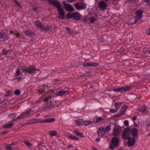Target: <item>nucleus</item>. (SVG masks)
Here are the masks:
<instances>
[{"mask_svg": "<svg viewBox=\"0 0 150 150\" xmlns=\"http://www.w3.org/2000/svg\"><path fill=\"white\" fill-rule=\"evenodd\" d=\"M49 3L50 4L53 5L57 7L60 16H59L58 18L62 20L65 19V12L64 9L62 8L60 2L56 0H48Z\"/></svg>", "mask_w": 150, "mask_h": 150, "instance_id": "obj_1", "label": "nucleus"}, {"mask_svg": "<svg viewBox=\"0 0 150 150\" xmlns=\"http://www.w3.org/2000/svg\"><path fill=\"white\" fill-rule=\"evenodd\" d=\"M45 103L43 106V108L45 110L47 111L50 110L52 108L58 107V105L52 104L51 97L49 96L46 98L45 100Z\"/></svg>", "mask_w": 150, "mask_h": 150, "instance_id": "obj_2", "label": "nucleus"}, {"mask_svg": "<svg viewBox=\"0 0 150 150\" xmlns=\"http://www.w3.org/2000/svg\"><path fill=\"white\" fill-rule=\"evenodd\" d=\"M21 69L22 70V72H25L28 73L30 74H32L33 73H35L36 71H40V70L35 68V67H25L24 68H21Z\"/></svg>", "mask_w": 150, "mask_h": 150, "instance_id": "obj_3", "label": "nucleus"}, {"mask_svg": "<svg viewBox=\"0 0 150 150\" xmlns=\"http://www.w3.org/2000/svg\"><path fill=\"white\" fill-rule=\"evenodd\" d=\"M131 89V88L129 86H123L119 87L117 88L113 89V91L116 92H120L121 93H123L129 91Z\"/></svg>", "mask_w": 150, "mask_h": 150, "instance_id": "obj_4", "label": "nucleus"}, {"mask_svg": "<svg viewBox=\"0 0 150 150\" xmlns=\"http://www.w3.org/2000/svg\"><path fill=\"white\" fill-rule=\"evenodd\" d=\"M112 145H110V148L113 150L115 147H117L119 144V139L117 137L113 138L111 141Z\"/></svg>", "mask_w": 150, "mask_h": 150, "instance_id": "obj_5", "label": "nucleus"}, {"mask_svg": "<svg viewBox=\"0 0 150 150\" xmlns=\"http://www.w3.org/2000/svg\"><path fill=\"white\" fill-rule=\"evenodd\" d=\"M122 131V127L119 125L115 126L113 134L114 136H117L120 134Z\"/></svg>", "mask_w": 150, "mask_h": 150, "instance_id": "obj_6", "label": "nucleus"}, {"mask_svg": "<svg viewBox=\"0 0 150 150\" xmlns=\"http://www.w3.org/2000/svg\"><path fill=\"white\" fill-rule=\"evenodd\" d=\"M76 8L78 10H82L86 9V5L83 2L78 3L76 4Z\"/></svg>", "mask_w": 150, "mask_h": 150, "instance_id": "obj_7", "label": "nucleus"}, {"mask_svg": "<svg viewBox=\"0 0 150 150\" xmlns=\"http://www.w3.org/2000/svg\"><path fill=\"white\" fill-rule=\"evenodd\" d=\"M130 129L129 128L125 129L122 135V137L125 139H127L129 137Z\"/></svg>", "mask_w": 150, "mask_h": 150, "instance_id": "obj_8", "label": "nucleus"}, {"mask_svg": "<svg viewBox=\"0 0 150 150\" xmlns=\"http://www.w3.org/2000/svg\"><path fill=\"white\" fill-rule=\"evenodd\" d=\"M135 137H129L127 139L128 140L127 145L129 147H131L134 145L135 143Z\"/></svg>", "mask_w": 150, "mask_h": 150, "instance_id": "obj_9", "label": "nucleus"}, {"mask_svg": "<svg viewBox=\"0 0 150 150\" xmlns=\"http://www.w3.org/2000/svg\"><path fill=\"white\" fill-rule=\"evenodd\" d=\"M64 7L67 11L71 12L74 10L73 7L69 4H66L65 1L63 2Z\"/></svg>", "mask_w": 150, "mask_h": 150, "instance_id": "obj_10", "label": "nucleus"}, {"mask_svg": "<svg viewBox=\"0 0 150 150\" xmlns=\"http://www.w3.org/2000/svg\"><path fill=\"white\" fill-rule=\"evenodd\" d=\"M9 38L8 35L4 32H0V39H2L3 41L7 40Z\"/></svg>", "mask_w": 150, "mask_h": 150, "instance_id": "obj_11", "label": "nucleus"}, {"mask_svg": "<svg viewBox=\"0 0 150 150\" xmlns=\"http://www.w3.org/2000/svg\"><path fill=\"white\" fill-rule=\"evenodd\" d=\"M49 88V87L47 85H45L44 84L42 86L41 89L39 90V93L40 94L45 92L48 93Z\"/></svg>", "mask_w": 150, "mask_h": 150, "instance_id": "obj_12", "label": "nucleus"}, {"mask_svg": "<svg viewBox=\"0 0 150 150\" xmlns=\"http://www.w3.org/2000/svg\"><path fill=\"white\" fill-rule=\"evenodd\" d=\"M97 132L99 136L102 137L103 136L105 135V128L103 127H100L98 130Z\"/></svg>", "mask_w": 150, "mask_h": 150, "instance_id": "obj_13", "label": "nucleus"}, {"mask_svg": "<svg viewBox=\"0 0 150 150\" xmlns=\"http://www.w3.org/2000/svg\"><path fill=\"white\" fill-rule=\"evenodd\" d=\"M143 11L142 10H139L137 11L136 13L137 16L134 17L138 21L140 20L142 17Z\"/></svg>", "mask_w": 150, "mask_h": 150, "instance_id": "obj_14", "label": "nucleus"}, {"mask_svg": "<svg viewBox=\"0 0 150 150\" xmlns=\"http://www.w3.org/2000/svg\"><path fill=\"white\" fill-rule=\"evenodd\" d=\"M98 6L103 10L106 9L108 6L107 4L103 1H100L99 2Z\"/></svg>", "mask_w": 150, "mask_h": 150, "instance_id": "obj_15", "label": "nucleus"}, {"mask_svg": "<svg viewBox=\"0 0 150 150\" xmlns=\"http://www.w3.org/2000/svg\"><path fill=\"white\" fill-rule=\"evenodd\" d=\"M84 67H96L98 65V64L96 62H90L89 63H84L83 64Z\"/></svg>", "mask_w": 150, "mask_h": 150, "instance_id": "obj_16", "label": "nucleus"}, {"mask_svg": "<svg viewBox=\"0 0 150 150\" xmlns=\"http://www.w3.org/2000/svg\"><path fill=\"white\" fill-rule=\"evenodd\" d=\"M31 110L30 108L28 109L26 111L23 112L21 114L23 118H26L28 117L30 115V112Z\"/></svg>", "mask_w": 150, "mask_h": 150, "instance_id": "obj_17", "label": "nucleus"}, {"mask_svg": "<svg viewBox=\"0 0 150 150\" xmlns=\"http://www.w3.org/2000/svg\"><path fill=\"white\" fill-rule=\"evenodd\" d=\"M24 33L26 35H28L29 37L34 36L36 35L34 32L31 31L29 30L25 31Z\"/></svg>", "mask_w": 150, "mask_h": 150, "instance_id": "obj_18", "label": "nucleus"}, {"mask_svg": "<svg viewBox=\"0 0 150 150\" xmlns=\"http://www.w3.org/2000/svg\"><path fill=\"white\" fill-rule=\"evenodd\" d=\"M55 120V119L54 118H49L45 120H42L41 122V123H48L52 122Z\"/></svg>", "mask_w": 150, "mask_h": 150, "instance_id": "obj_19", "label": "nucleus"}, {"mask_svg": "<svg viewBox=\"0 0 150 150\" xmlns=\"http://www.w3.org/2000/svg\"><path fill=\"white\" fill-rule=\"evenodd\" d=\"M139 112H145L147 113L148 110L146 107L144 105H142L141 106L139 109Z\"/></svg>", "mask_w": 150, "mask_h": 150, "instance_id": "obj_20", "label": "nucleus"}, {"mask_svg": "<svg viewBox=\"0 0 150 150\" xmlns=\"http://www.w3.org/2000/svg\"><path fill=\"white\" fill-rule=\"evenodd\" d=\"M69 92L67 91H61L56 93V95L57 96H62L68 94Z\"/></svg>", "mask_w": 150, "mask_h": 150, "instance_id": "obj_21", "label": "nucleus"}, {"mask_svg": "<svg viewBox=\"0 0 150 150\" xmlns=\"http://www.w3.org/2000/svg\"><path fill=\"white\" fill-rule=\"evenodd\" d=\"M66 17L67 19H69L71 18L75 19V12L73 13H68L67 14Z\"/></svg>", "mask_w": 150, "mask_h": 150, "instance_id": "obj_22", "label": "nucleus"}, {"mask_svg": "<svg viewBox=\"0 0 150 150\" xmlns=\"http://www.w3.org/2000/svg\"><path fill=\"white\" fill-rule=\"evenodd\" d=\"M138 21L135 18L133 17L132 18L130 19L129 21L128 24L129 25H132L136 23Z\"/></svg>", "mask_w": 150, "mask_h": 150, "instance_id": "obj_23", "label": "nucleus"}, {"mask_svg": "<svg viewBox=\"0 0 150 150\" xmlns=\"http://www.w3.org/2000/svg\"><path fill=\"white\" fill-rule=\"evenodd\" d=\"M138 130L136 128L133 129L132 131V136L134 137H136L138 135Z\"/></svg>", "mask_w": 150, "mask_h": 150, "instance_id": "obj_24", "label": "nucleus"}, {"mask_svg": "<svg viewBox=\"0 0 150 150\" xmlns=\"http://www.w3.org/2000/svg\"><path fill=\"white\" fill-rule=\"evenodd\" d=\"M11 123H10L8 124H6L3 127L5 128L6 129L11 128L12 127L14 124L13 120H12L10 121Z\"/></svg>", "mask_w": 150, "mask_h": 150, "instance_id": "obj_25", "label": "nucleus"}, {"mask_svg": "<svg viewBox=\"0 0 150 150\" xmlns=\"http://www.w3.org/2000/svg\"><path fill=\"white\" fill-rule=\"evenodd\" d=\"M83 124V121L82 119H79L77 120L76 125L77 126H81Z\"/></svg>", "mask_w": 150, "mask_h": 150, "instance_id": "obj_26", "label": "nucleus"}, {"mask_svg": "<svg viewBox=\"0 0 150 150\" xmlns=\"http://www.w3.org/2000/svg\"><path fill=\"white\" fill-rule=\"evenodd\" d=\"M127 105H125L122 108L121 110V112L120 115L124 114L126 112V110L127 109Z\"/></svg>", "mask_w": 150, "mask_h": 150, "instance_id": "obj_27", "label": "nucleus"}, {"mask_svg": "<svg viewBox=\"0 0 150 150\" xmlns=\"http://www.w3.org/2000/svg\"><path fill=\"white\" fill-rule=\"evenodd\" d=\"M57 132L55 130H52L49 132V134L50 136H54L57 135Z\"/></svg>", "mask_w": 150, "mask_h": 150, "instance_id": "obj_28", "label": "nucleus"}, {"mask_svg": "<svg viewBox=\"0 0 150 150\" xmlns=\"http://www.w3.org/2000/svg\"><path fill=\"white\" fill-rule=\"evenodd\" d=\"M76 134L77 135L80 137V138H83V133H81L79 132V130H77L76 131Z\"/></svg>", "mask_w": 150, "mask_h": 150, "instance_id": "obj_29", "label": "nucleus"}, {"mask_svg": "<svg viewBox=\"0 0 150 150\" xmlns=\"http://www.w3.org/2000/svg\"><path fill=\"white\" fill-rule=\"evenodd\" d=\"M21 33L20 32H17V33L16 34L15 33H14V35H16L17 38H23V39H25V38H23L22 37V35H20Z\"/></svg>", "mask_w": 150, "mask_h": 150, "instance_id": "obj_30", "label": "nucleus"}, {"mask_svg": "<svg viewBox=\"0 0 150 150\" xmlns=\"http://www.w3.org/2000/svg\"><path fill=\"white\" fill-rule=\"evenodd\" d=\"M81 15L78 13L76 12V20H79L81 18Z\"/></svg>", "mask_w": 150, "mask_h": 150, "instance_id": "obj_31", "label": "nucleus"}, {"mask_svg": "<svg viewBox=\"0 0 150 150\" xmlns=\"http://www.w3.org/2000/svg\"><path fill=\"white\" fill-rule=\"evenodd\" d=\"M122 103V102H120L118 103H116L115 104V108L118 110V108L120 106Z\"/></svg>", "mask_w": 150, "mask_h": 150, "instance_id": "obj_32", "label": "nucleus"}, {"mask_svg": "<svg viewBox=\"0 0 150 150\" xmlns=\"http://www.w3.org/2000/svg\"><path fill=\"white\" fill-rule=\"evenodd\" d=\"M111 129V125H109L106 127L105 129V132H109Z\"/></svg>", "mask_w": 150, "mask_h": 150, "instance_id": "obj_33", "label": "nucleus"}, {"mask_svg": "<svg viewBox=\"0 0 150 150\" xmlns=\"http://www.w3.org/2000/svg\"><path fill=\"white\" fill-rule=\"evenodd\" d=\"M35 25L39 27H40L42 25V23L38 20L35 21Z\"/></svg>", "mask_w": 150, "mask_h": 150, "instance_id": "obj_34", "label": "nucleus"}, {"mask_svg": "<svg viewBox=\"0 0 150 150\" xmlns=\"http://www.w3.org/2000/svg\"><path fill=\"white\" fill-rule=\"evenodd\" d=\"M89 18L91 23H94L96 20V19L93 16H91Z\"/></svg>", "mask_w": 150, "mask_h": 150, "instance_id": "obj_35", "label": "nucleus"}, {"mask_svg": "<svg viewBox=\"0 0 150 150\" xmlns=\"http://www.w3.org/2000/svg\"><path fill=\"white\" fill-rule=\"evenodd\" d=\"M91 123V122L90 121H83V124L85 126H87Z\"/></svg>", "mask_w": 150, "mask_h": 150, "instance_id": "obj_36", "label": "nucleus"}, {"mask_svg": "<svg viewBox=\"0 0 150 150\" xmlns=\"http://www.w3.org/2000/svg\"><path fill=\"white\" fill-rule=\"evenodd\" d=\"M2 53L4 55H7L8 53V52L6 49H4L2 50Z\"/></svg>", "mask_w": 150, "mask_h": 150, "instance_id": "obj_37", "label": "nucleus"}, {"mask_svg": "<svg viewBox=\"0 0 150 150\" xmlns=\"http://www.w3.org/2000/svg\"><path fill=\"white\" fill-rule=\"evenodd\" d=\"M22 118H23V117L21 114H20V115H19V116L17 117L16 119H13V121H16L17 120H18L19 119H21Z\"/></svg>", "mask_w": 150, "mask_h": 150, "instance_id": "obj_38", "label": "nucleus"}, {"mask_svg": "<svg viewBox=\"0 0 150 150\" xmlns=\"http://www.w3.org/2000/svg\"><path fill=\"white\" fill-rule=\"evenodd\" d=\"M21 74L20 70L19 69H17L16 73V76H19Z\"/></svg>", "mask_w": 150, "mask_h": 150, "instance_id": "obj_39", "label": "nucleus"}, {"mask_svg": "<svg viewBox=\"0 0 150 150\" xmlns=\"http://www.w3.org/2000/svg\"><path fill=\"white\" fill-rule=\"evenodd\" d=\"M21 93V91L20 90H16L15 92V94L16 95L18 96Z\"/></svg>", "mask_w": 150, "mask_h": 150, "instance_id": "obj_40", "label": "nucleus"}, {"mask_svg": "<svg viewBox=\"0 0 150 150\" xmlns=\"http://www.w3.org/2000/svg\"><path fill=\"white\" fill-rule=\"evenodd\" d=\"M25 143L28 146L31 147L32 145V144L28 141H25Z\"/></svg>", "mask_w": 150, "mask_h": 150, "instance_id": "obj_41", "label": "nucleus"}, {"mask_svg": "<svg viewBox=\"0 0 150 150\" xmlns=\"http://www.w3.org/2000/svg\"><path fill=\"white\" fill-rule=\"evenodd\" d=\"M68 31V33L70 34H72V33L70 29L68 27H66L65 28Z\"/></svg>", "mask_w": 150, "mask_h": 150, "instance_id": "obj_42", "label": "nucleus"}, {"mask_svg": "<svg viewBox=\"0 0 150 150\" xmlns=\"http://www.w3.org/2000/svg\"><path fill=\"white\" fill-rule=\"evenodd\" d=\"M68 138L71 139L75 140V136H73L72 134H70L68 136Z\"/></svg>", "mask_w": 150, "mask_h": 150, "instance_id": "obj_43", "label": "nucleus"}, {"mask_svg": "<svg viewBox=\"0 0 150 150\" xmlns=\"http://www.w3.org/2000/svg\"><path fill=\"white\" fill-rule=\"evenodd\" d=\"M9 116L11 117V118H12L13 119V120L14 119V118L16 117V115L14 113H12L11 114L9 115Z\"/></svg>", "mask_w": 150, "mask_h": 150, "instance_id": "obj_44", "label": "nucleus"}, {"mask_svg": "<svg viewBox=\"0 0 150 150\" xmlns=\"http://www.w3.org/2000/svg\"><path fill=\"white\" fill-rule=\"evenodd\" d=\"M118 110V109L115 108V109H111L110 111L111 113H114L116 112Z\"/></svg>", "mask_w": 150, "mask_h": 150, "instance_id": "obj_45", "label": "nucleus"}, {"mask_svg": "<svg viewBox=\"0 0 150 150\" xmlns=\"http://www.w3.org/2000/svg\"><path fill=\"white\" fill-rule=\"evenodd\" d=\"M7 150H13V148L11 146H7L6 147Z\"/></svg>", "mask_w": 150, "mask_h": 150, "instance_id": "obj_46", "label": "nucleus"}, {"mask_svg": "<svg viewBox=\"0 0 150 150\" xmlns=\"http://www.w3.org/2000/svg\"><path fill=\"white\" fill-rule=\"evenodd\" d=\"M124 124L125 126H128L129 124V121L127 120H125L124 122Z\"/></svg>", "mask_w": 150, "mask_h": 150, "instance_id": "obj_47", "label": "nucleus"}, {"mask_svg": "<svg viewBox=\"0 0 150 150\" xmlns=\"http://www.w3.org/2000/svg\"><path fill=\"white\" fill-rule=\"evenodd\" d=\"M103 120V119L101 117H98L97 118V122H98L101 120Z\"/></svg>", "mask_w": 150, "mask_h": 150, "instance_id": "obj_48", "label": "nucleus"}, {"mask_svg": "<svg viewBox=\"0 0 150 150\" xmlns=\"http://www.w3.org/2000/svg\"><path fill=\"white\" fill-rule=\"evenodd\" d=\"M146 32L147 34L150 35V28L146 30Z\"/></svg>", "mask_w": 150, "mask_h": 150, "instance_id": "obj_49", "label": "nucleus"}, {"mask_svg": "<svg viewBox=\"0 0 150 150\" xmlns=\"http://www.w3.org/2000/svg\"><path fill=\"white\" fill-rule=\"evenodd\" d=\"M41 100V98L39 99L36 102V104H37L40 103Z\"/></svg>", "mask_w": 150, "mask_h": 150, "instance_id": "obj_50", "label": "nucleus"}, {"mask_svg": "<svg viewBox=\"0 0 150 150\" xmlns=\"http://www.w3.org/2000/svg\"><path fill=\"white\" fill-rule=\"evenodd\" d=\"M8 131H6L3 132H1V134L2 135H4L7 133H8Z\"/></svg>", "mask_w": 150, "mask_h": 150, "instance_id": "obj_51", "label": "nucleus"}, {"mask_svg": "<svg viewBox=\"0 0 150 150\" xmlns=\"http://www.w3.org/2000/svg\"><path fill=\"white\" fill-rule=\"evenodd\" d=\"M15 2L16 4L18 6H20V7H21L20 4L18 3V1H17L16 0H15Z\"/></svg>", "mask_w": 150, "mask_h": 150, "instance_id": "obj_52", "label": "nucleus"}, {"mask_svg": "<svg viewBox=\"0 0 150 150\" xmlns=\"http://www.w3.org/2000/svg\"><path fill=\"white\" fill-rule=\"evenodd\" d=\"M22 79V78L21 77H18L17 78H15V79H13V80H16L17 79H18V81H19L21 79Z\"/></svg>", "mask_w": 150, "mask_h": 150, "instance_id": "obj_53", "label": "nucleus"}, {"mask_svg": "<svg viewBox=\"0 0 150 150\" xmlns=\"http://www.w3.org/2000/svg\"><path fill=\"white\" fill-rule=\"evenodd\" d=\"M33 11H35V12H38V11H37V8H33Z\"/></svg>", "mask_w": 150, "mask_h": 150, "instance_id": "obj_54", "label": "nucleus"}, {"mask_svg": "<svg viewBox=\"0 0 150 150\" xmlns=\"http://www.w3.org/2000/svg\"><path fill=\"white\" fill-rule=\"evenodd\" d=\"M137 117L135 116H134L132 118V120L134 121L135 120H136L137 119Z\"/></svg>", "mask_w": 150, "mask_h": 150, "instance_id": "obj_55", "label": "nucleus"}, {"mask_svg": "<svg viewBox=\"0 0 150 150\" xmlns=\"http://www.w3.org/2000/svg\"><path fill=\"white\" fill-rule=\"evenodd\" d=\"M36 120L37 122H41L42 120L38 119H37L36 120Z\"/></svg>", "mask_w": 150, "mask_h": 150, "instance_id": "obj_56", "label": "nucleus"}, {"mask_svg": "<svg viewBox=\"0 0 150 150\" xmlns=\"http://www.w3.org/2000/svg\"><path fill=\"white\" fill-rule=\"evenodd\" d=\"M145 53L148 54H150V50H146L145 52Z\"/></svg>", "mask_w": 150, "mask_h": 150, "instance_id": "obj_57", "label": "nucleus"}, {"mask_svg": "<svg viewBox=\"0 0 150 150\" xmlns=\"http://www.w3.org/2000/svg\"><path fill=\"white\" fill-rule=\"evenodd\" d=\"M10 94V93L8 92H7L5 94V96H9Z\"/></svg>", "mask_w": 150, "mask_h": 150, "instance_id": "obj_58", "label": "nucleus"}, {"mask_svg": "<svg viewBox=\"0 0 150 150\" xmlns=\"http://www.w3.org/2000/svg\"><path fill=\"white\" fill-rule=\"evenodd\" d=\"M67 147L68 148H71L73 147V146L72 145L69 144L67 146Z\"/></svg>", "mask_w": 150, "mask_h": 150, "instance_id": "obj_59", "label": "nucleus"}, {"mask_svg": "<svg viewBox=\"0 0 150 150\" xmlns=\"http://www.w3.org/2000/svg\"><path fill=\"white\" fill-rule=\"evenodd\" d=\"M40 28H41L43 30H44L45 27L42 24V25L40 27Z\"/></svg>", "mask_w": 150, "mask_h": 150, "instance_id": "obj_60", "label": "nucleus"}, {"mask_svg": "<svg viewBox=\"0 0 150 150\" xmlns=\"http://www.w3.org/2000/svg\"><path fill=\"white\" fill-rule=\"evenodd\" d=\"M16 144V142H13L10 144V145L12 146V145H15Z\"/></svg>", "mask_w": 150, "mask_h": 150, "instance_id": "obj_61", "label": "nucleus"}, {"mask_svg": "<svg viewBox=\"0 0 150 150\" xmlns=\"http://www.w3.org/2000/svg\"><path fill=\"white\" fill-rule=\"evenodd\" d=\"M44 143V142H41V143H40L38 145V147H39L41 145H42V144H43Z\"/></svg>", "mask_w": 150, "mask_h": 150, "instance_id": "obj_62", "label": "nucleus"}, {"mask_svg": "<svg viewBox=\"0 0 150 150\" xmlns=\"http://www.w3.org/2000/svg\"><path fill=\"white\" fill-rule=\"evenodd\" d=\"M100 140V139L99 138H97L96 139V141L97 142H99Z\"/></svg>", "mask_w": 150, "mask_h": 150, "instance_id": "obj_63", "label": "nucleus"}, {"mask_svg": "<svg viewBox=\"0 0 150 150\" xmlns=\"http://www.w3.org/2000/svg\"><path fill=\"white\" fill-rule=\"evenodd\" d=\"M47 27L48 28V29H51V27L50 26V25H48V26H47Z\"/></svg>", "mask_w": 150, "mask_h": 150, "instance_id": "obj_64", "label": "nucleus"}]
</instances>
